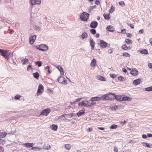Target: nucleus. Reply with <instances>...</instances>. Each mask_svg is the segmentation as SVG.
Masks as SVG:
<instances>
[{
  "label": "nucleus",
  "mask_w": 152,
  "mask_h": 152,
  "mask_svg": "<svg viewBox=\"0 0 152 152\" xmlns=\"http://www.w3.org/2000/svg\"><path fill=\"white\" fill-rule=\"evenodd\" d=\"M0 53L2 56L5 58H6L8 60L11 56V55L9 51L0 49Z\"/></svg>",
  "instance_id": "f257e3e1"
},
{
  "label": "nucleus",
  "mask_w": 152,
  "mask_h": 152,
  "mask_svg": "<svg viewBox=\"0 0 152 152\" xmlns=\"http://www.w3.org/2000/svg\"><path fill=\"white\" fill-rule=\"evenodd\" d=\"M103 96H104L105 99H104L103 100H111L114 98V96H115V94L113 93H110L108 94L104 95Z\"/></svg>",
  "instance_id": "f03ea898"
},
{
  "label": "nucleus",
  "mask_w": 152,
  "mask_h": 152,
  "mask_svg": "<svg viewBox=\"0 0 152 152\" xmlns=\"http://www.w3.org/2000/svg\"><path fill=\"white\" fill-rule=\"evenodd\" d=\"M89 14L84 12L81 14L80 16V19L83 21H86L88 19Z\"/></svg>",
  "instance_id": "7ed1b4c3"
},
{
  "label": "nucleus",
  "mask_w": 152,
  "mask_h": 152,
  "mask_svg": "<svg viewBox=\"0 0 152 152\" xmlns=\"http://www.w3.org/2000/svg\"><path fill=\"white\" fill-rule=\"evenodd\" d=\"M37 49L39 50L44 51H46L48 50V47L45 44H42L40 45H38L37 47Z\"/></svg>",
  "instance_id": "20e7f679"
},
{
  "label": "nucleus",
  "mask_w": 152,
  "mask_h": 152,
  "mask_svg": "<svg viewBox=\"0 0 152 152\" xmlns=\"http://www.w3.org/2000/svg\"><path fill=\"white\" fill-rule=\"evenodd\" d=\"M50 112V109L49 108H47L42 111L40 115L47 116L48 114Z\"/></svg>",
  "instance_id": "39448f33"
},
{
  "label": "nucleus",
  "mask_w": 152,
  "mask_h": 152,
  "mask_svg": "<svg viewBox=\"0 0 152 152\" xmlns=\"http://www.w3.org/2000/svg\"><path fill=\"white\" fill-rule=\"evenodd\" d=\"M58 80L59 83L63 84H66L67 83L66 80L62 76L59 77Z\"/></svg>",
  "instance_id": "423d86ee"
},
{
  "label": "nucleus",
  "mask_w": 152,
  "mask_h": 152,
  "mask_svg": "<svg viewBox=\"0 0 152 152\" xmlns=\"http://www.w3.org/2000/svg\"><path fill=\"white\" fill-rule=\"evenodd\" d=\"M105 96H103V95L101 97H92L91 99V100L93 101H99L101 99L103 100L104 99H105L104 98Z\"/></svg>",
  "instance_id": "0eeeda50"
},
{
  "label": "nucleus",
  "mask_w": 152,
  "mask_h": 152,
  "mask_svg": "<svg viewBox=\"0 0 152 152\" xmlns=\"http://www.w3.org/2000/svg\"><path fill=\"white\" fill-rule=\"evenodd\" d=\"M31 3L32 5L35 4H40L41 2V0H30Z\"/></svg>",
  "instance_id": "6e6552de"
},
{
  "label": "nucleus",
  "mask_w": 152,
  "mask_h": 152,
  "mask_svg": "<svg viewBox=\"0 0 152 152\" xmlns=\"http://www.w3.org/2000/svg\"><path fill=\"white\" fill-rule=\"evenodd\" d=\"M43 86L42 85L40 84L39 85L37 91V96L39 95L40 94L42 93V91L41 90H43Z\"/></svg>",
  "instance_id": "1a4fd4ad"
},
{
  "label": "nucleus",
  "mask_w": 152,
  "mask_h": 152,
  "mask_svg": "<svg viewBox=\"0 0 152 152\" xmlns=\"http://www.w3.org/2000/svg\"><path fill=\"white\" fill-rule=\"evenodd\" d=\"M87 107L92 106L96 104V102L91 100V99L89 101H87Z\"/></svg>",
  "instance_id": "9d476101"
},
{
  "label": "nucleus",
  "mask_w": 152,
  "mask_h": 152,
  "mask_svg": "<svg viewBox=\"0 0 152 152\" xmlns=\"http://www.w3.org/2000/svg\"><path fill=\"white\" fill-rule=\"evenodd\" d=\"M99 45L102 48H105L107 46V43L104 41L103 40H101L100 41Z\"/></svg>",
  "instance_id": "9b49d317"
},
{
  "label": "nucleus",
  "mask_w": 152,
  "mask_h": 152,
  "mask_svg": "<svg viewBox=\"0 0 152 152\" xmlns=\"http://www.w3.org/2000/svg\"><path fill=\"white\" fill-rule=\"evenodd\" d=\"M36 36L34 35L31 37L29 38V42L31 44H33L36 39Z\"/></svg>",
  "instance_id": "f8f14e48"
},
{
  "label": "nucleus",
  "mask_w": 152,
  "mask_h": 152,
  "mask_svg": "<svg viewBox=\"0 0 152 152\" xmlns=\"http://www.w3.org/2000/svg\"><path fill=\"white\" fill-rule=\"evenodd\" d=\"M131 74L134 76H136L138 74V72L136 69L134 68L131 71Z\"/></svg>",
  "instance_id": "ddd939ff"
},
{
  "label": "nucleus",
  "mask_w": 152,
  "mask_h": 152,
  "mask_svg": "<svg viewBox=\"0 0 152 152\" xmlns=\"http://www.w3.org/2000/svg\"><path fill=\"white\" fill-rule=\"evenodd\" d=\"M98 25V23L96 21H94L91 22L90 26L93 28H96Z\"/></svg>",
  "instance_id": "4468645a"
},
{
  "label": "nucleus",
  "mask_w": 152,
  "mask_h": 152,
  "mask_svg": "<svg viewBox=\"0 0 152 152\" xmlns=\"http://www.w3.org/2000/svg\"><path fill=\"white\" fill-rule=\"evenodd\" d=\"M89 42L90 45L91 47V48L92 49H94L95 46L94 41L91 38L90 39Z\"/></svg>",
  "instance_id": "2eb2a0df"
},
{
  "label": "nucleus",
  "mask_w": 152,
  "mask_h": 152,
  "mask_svg": "<svg viewBox=\"0 0 152 152\" xmlns=\"http://www.w3.org/2000/svg\"><path fill=\"white\" fill-rule=\"evenodd\" d=\"M140 79H137L134 80L133 81V84L135 86L139 84L140 83Z\"/></svg>",
  "instance_id": "dca6fc26"
},
{
  "label": "nucleus",
  "mask_w": 152,
  "mask_h": 152,
  "mask_svg": "<svg viewBox=\"0 0 152 152\" xmlns=\"http://www.w3.org/2000/svg\"><path fill=\"white\" fill-rule=\"evenodd\" d=\"M23 145H24L26 147L28 148L32 147L34 145V143H27L23 144Z\"/></svg>",
  "instance_id": "f3484780"
},
{
  "label": "nucleus",
  "mask_w": 152,
  "mask_h": 152,
  "mask_svg": "<svg viewBox=\"0 0 152 152\" xmlns=\"http://www.w3.org/2000/svg\"><path fill=\"white\" fill-rule=\"evenodd\" d=\"M106 29L107 31H110L113 32L114 31V29L112 26H109L107 27Z\"/></svg>",
  "instance_id": "a211bd4d"
},
{
  "label": "nucleus",
  "mask_w": 152,
  "mask_h": 152,
  "mask_svg": "<svg viewBox=\"0 0 152 152\" xmlns=\"http://www.w3.org/2000/svg\"><path fill=\"white\" fill-rule=\"evenodd\" d=\"M103 16L105 19L109 20L110 18V14L109 13H104L103 14Z\"/></svg>",
  "instance_id": "6ab92c4d"
},
{
  "label": "nucleus",
  "mask_w": 152,
  "mask_h": 152,
  "mask_svg": "<svg viewBox=\"0 0 152 152\" xmlns=\"http://www.w3.org/2000/svg\"><path fill=\"white\" fill-rule=\"evenodd\" d=\"M97 79L99 80H100L101 81H106L105 78L102 76L98 75L97 76Z\"/></svg>",
  "instance_id": "aec40b11"
},
{
  "label": "nucleus",
  "mask_w": 152,
  "mask_h": 152,
  "mask_svg": "<svg viewBox=\"0 0 152 152\" xmlns=\"http://www.w3.org/2000/svg\"><path fill=\"white\" fill-rule=\"evenodd\" d=\"M96 64V61L95 59H93L91 61V67H94Z\"/></svg>",
  "instance_id": "412c9836"
},
{
  "label": "nucleus",
  "mask_w": 152,
  "mask_h": 152,
  "mask_svg": "<svg viewBox=\"0 0 152 152\" xmlns=\"http://www.w3.org/2000/svg\"><path fill=\"white\" fill-rule=\"evenodd\" d=\"M42 148L46 150H48L50 149L51 147L49 144H46L44 145Z\"/></svg>",
  "instance_id": "4be33fe9"
},
{
  "label": "nucleus",
  "mask_w": 152,
  "mask_h": 152,
  "mask_svg": "<svg viewBox=\"0 0 152 152\" xmlns=\"http://www.w3.org/2000/svg\"><path fill=\"white\" fill-rule=\"evenodd\" d=\"M114 98L120 101H122V96L116 95L115 94V96H114Z\"/></svg>",
  "instance_id": "5701e85b"
},
{
  "label": "nucleus",
  "mask_w": 152,
  "mask_h": 152,
  "mask_svg": "<svg viewBox=\"0 0 152 152\" xmlns=\"http://www.w3.org/2000/svg\"><path fill=\"white\" fill-rule=\"evenodd\" d=\"M122 101H130L131 100V98L129 97H127L126 96H122Z\"/></svg>",
  "instance_id": "b1692460"
},
{
  "label": "nucleus",
  "mask_w": 152,
  "mask_h": 152,
  "mask_svg": "<svg viewBox=\"0 0 152 152\" xmlns=\"http://www.w3.org/2000/svg\"><path fill=\"white\" fill-rule=\"evenodd\" d=\"M7 134V133L5 132L0 133V138L4 137Z\"/></svg>",
  "instance_id": "393cba45"
},
{
  "label": "nucleus",
  "mask_w": 152,
  "mask_h": 152,
  "mask_svg": "<svg viewBox=\"0 0 152 152\" xmlns=\"http://www.w3.org/2000/svg\"><path fill=\"white\" fill-rule=\"evenodd\" d=\"M42 149V148H39L38 147H32L31 149L34 150L35 151H40Z\"/></svg>",
  "instance_id": "a878e982"
},
{
  "label": "nucleus",
  "mask_w": 152,
  "mask_h": 152,
  "mask_svg": "<svg viewBox=\"0 0 152 152\" xmlns=\"http://www.w3.org/2000/svg\"><path fill=\"white\" fill-rule=\"evenodd\" d=\"M139 51L142 54H148V51L146 49H144L141 50H139Z\"/></svg>",
  "instance_id": "bb28decb"
},
{
  "label": "nucleus",
  "mask_w": 152,
  "mask_h": 152,
  "mask_svg": "<svg viewBox=\"0 0 152 152\" xmlns=\"http://www.w3.org/2000/svg\"><path fill=\"white\" fill-rule=\"evenodd\" d=\"M84 113V110H82L78 112L77 113V115L78 117H79L83 114Z\"/></svg>",
  "instance_id": "cd10ccee"
},
{
  "label": "nucleus",
  "mask_w": 152,
  "mask_h": 152,
  "mask_svg": "<svg viewBox=\"0 0 152 152\" xmlns=\"http://www.w3.org/2000/svg\"><path fill=\"white\" fill-rule=\"evenodd\" d=\"M87 100H83L82 101V107H87Z\"/></svg>",
  "instance_id": "c85d7f7f"
},
{
  "label": "nucleus",
  "mask_w": 152,
  "mask_h": 152,
  "mask_svg": "<svg viewBox=\"0 0 152 152\" xmlns=\"http://www.w3.org/2000/svg\"><path fill=\"white\" fill-rule=\"evenodd\" d=\"M88 36V35L86 33L84 32L81 35L82 39H83L86 38Z\"/></svg>",
  "instance_id": "c756f323"
},
{
  "label": "nucleus",
  "mask_w": 152,
  "mask_h": 152,
  "mask_svg": "<svg viewBox=\"0 0 152 152\" xmlns=\"http://www.w3.org/2000/svg\"><path fill=\"white\" fill-rule=\"evenodd\" d=\"M33 75L34 77L37 79H38L39 76V75L37 72L33 73Z\"/></svg>",
  "instance_id": "7c9ffc66"
},
{
  "label": "nucleus",
  "mask_w": 152,
  "mask_h": 152,
  "mask_svg": "<svg viewBox=\"0 0 152 152\" xmlns=\"http://www.w3.org/2000/svg\"><path fill=\"white\" fill-rule=\"evenodd\" d=\"M52 128L51 129L53 130L56 131L58 128V126L56 125L53 124L52 125Z\"/></svg>",
  "instance_id": "2f4dec72"
},
{
  "label": "nucleus",
  "mask_w": 152,
  "mask_h": 152,
  "mask_svg": "<svg viewBox=\"0 0 152 152\" xmlns=\"http://www.w3.org/2000/svg\"><path fill=\"white\" fill-rule=\"evenodd\" d=\"M21 61L23 62V64L24 65L28 63V60L27 59L25 58L22 60Z\"/></svg>",
  "instance_id": "473e14b6"
},
{
  "label": "nucleus",
  "mask_w": 152,
  "mask_h": 152,
  "mask_svg": "<svg viewBox=\"0 0 152 152\" xmlns=\"http://www.w3.org/2000/svg\"><path fill=\"white\" fill-rule=\"evenodd\" d=\"M125 42L128 44H132V41L129 39H126L125 40Z\"/></svg>",
  "instance_id": "72a5a7b5"
},
{
  "label": "nucleus",
  "mask_w": 152,
  "mask_h": 152,
  "mask_svg": "<svg viewBox=\"0 0 152 152\" xmlns=\"http://www.w3.org/2000/svg\"><path fill=\"white\" fill-rule=\"evenodd\" d=\"M34 29L37 31H39L41 29V26H35L34 27Z\"/></svg>",
  "instance_id": "f704fd0d"
},
{
  "label": "nucleus",
  "mask_w": 152,
  "mask_h": 152,
  "mask_svg": "<svg viewBox=\"0 0 152 152\" xmlns=\"http://www.w3.org/2000/svg\"><path fill=\"white\" fill-rule=\"evenodd\" d=\"M145 91H152V86L149 87H148L145 88Z\"/></svg>",
  "instance_id": "c9c22d12"
},
{
  "label": "nucleus",
  "mask_w": 152,
  "mask_h": 152,
  "mask_svg": "<svg viewBox=\"0 0 152 152\" xmlns=\"http://www.w3.org/2000/svg\"><path fill=\"white\" fill-rule=\"evenodd\" d=\"M118 79L119 80L122 81H124L125 80V79L124 77L121 76H119L118 77Z\"/></svg>",
  "instance_id": "e433bc0d"
},
{
  "label": "nucleus",
  "mask_w": 152,
  "mask_h": 152,
  "mask_svg": "<svg viewBox=\"0 0 152 152\" xmlns=\"http://www.w3.org/2000/svg\"><path fill=\"white\" fill-rule=\"evenodd\" d=\"M111 108L112 110L115 111L118 108V107L116 105L112 106L111 107Z\"/></svg>",
  "instance_id": "4c0bfd02"
},
{
  "label": "nucleus",
  "mask_w": 152,
  "mask_h": 152,
  "mask_svg": "<svg viewBox=\"0 0 152 152\" xmlns=\"http://www.w3.org/2000/svg\"><path fill=\"white\" fill-rule=\"evenodd\" d=\"M6 143V140H4L0 139V144L3 145Z\"/></svg>",
  "instance_id": "58836bf2"
},
{
  "label": "nucleus",
  "mask_w": 152,
  "mask_h": 152,
  "mask_svg": "<svg viewBox=\"0 0 152 152\" xmlns=\"http://www.w3.org/2000/svg\"><path fill=\"white\" fill-rule=\"evenodd\" d=\"M65 148L67 150H69L71 148V145L70 144H66L65 146Z\"/></svg>",
  "instance_id": "ea45409f"
},
{
  "label": "nucleus",
  "mask_w": 152,
  "mask_h": 152,
  "mask_svg": "<svg viewBox=\"0 0 152 152\" xmlns=\"http://www.w3.org/2000/svg\"><path fill=\"white\" fill-rule=\"evenodd\" d=\"M118 126L115 125V124H113L112 126H111L110 128V129H116L117 126Z\"/></svg>",
  "instance_id": "a19ab883"
},
{
  "label": "nucleus",
  "mask_w": 152,
  "mask_h": 152,
  "mask_svg": "<svg viewBox=\"0 0 152 152\" xmlns=\"http://www.w3.org/2000/svg\"><path fill=\"white\" fill-rule=\"evenodd\" d=\"M35 64L36 65H37L38 67H40L41 66V63L40 61H37L35 62Z\"/></svg>",
  "instance_id": "79ce46f5"
},
{
  "label": "nucleus",
  "mask_w": 152,
  "mask_h": 152,
  "mask_svg": "<svg viewBox=\"0 0 152 152\" xmlns=\"http://www.w3.org/2000/svg\"><path fill=\"white\" fill-rule=\"evenodd\" d=\"M122 48L125 50H126L128 49V47L125 45H124L122 46Z\"/></svg>",
  "instance_id": "37998d69"
},
{
  "label": "nucleus",
  "mask_w": 152,
  "mask_h": 152,
  "mask_svg": "<svg viewBox=\"0 0 152 152\" xmlns=\"http://www.w3.org/2000/svg\"><path fill=\"white\" fill-rule=\"evenodd\" d=\"M123 55L124 56L128 57H129L130 56L129 54L127 53H123Z\"/></svg>",
  "instance_id": "c03bdc74"
},
{
  "label": "nucleus",
  "mask_w": 152,
  "mask_h": 152,
  "mask_svg": "<svg viewBox=\"0 0 152 152\" xmlns=\"http://www.w3.org/2000/svg\"><path fill=\"white\" fill-rule=\"evenodd\" d=\"M119 4L122 7H123L125 5L124 2L122 1L119 2Z\"/></svg>",
  "instance_id": "a18cd8bd"
},
{
  "label": "nucleus",
  "mask_w": 152,
  "mask_h": 152,
  "mask_svg": "<svg viewBox=\"0 0 152 152\" xmlns=\"http://www.w3.org/2000/svg\"><path fill=\"white\" fill-rule=\"evenodd\" d=\"M90 31L93 34H95L96 33V30L94 29H91L90 30Z\"/></svg>",
  "instance_id": "49530a36"
},
{
  "label": "nucleus",
  "mask_w": 152,
  "mask_h": 152,
  "mask_svg": "<svg viewBox=\"0 0 152 152\" xmlns=\"http://www.w3.org/2000/svg\"><path fill=\"white\" fill-rule=\"evenodd\" d=\"M20 97L21 96L20 95H16L15 96L14 98L15 99L18 100L19 99Z\"/></svg>",
  "instance_id": "de8ad7c7"
},
{
  "label": "nucleus",
  "mask_w": 152,
  "mask_h": 152,
  "mask_svg": "<svg viewBox=\"0 0 152 152\" xmlns=\"http://www.w3.org/2000/svg\"><path fill=\"white\" fill-rule=\"evenodd\" d=\"M93 8V6L90 7L88 9V12H90L92 10Z\"/></svg>",
  "instance_id": "09e8293b"
},
{
  "label": "nucleus",
  "mask_w": 152,
  "mask_h": 152,
  "mask_svg": "<svg viewBox=\"0 0 152 152\" xmlns=\"http://www.w3.org/2000/svg\"><path fill=\"white\" fill-rule=\"evenodd\" d=\"M114 10V7H111V8L110 9L109 12L110 13H112Z\"/></svg>",
  "instance_id": "8fccbe9b"
},
{
  "label": "nucleus",
  "mask_w": 152,
  "mask_h": 152,
  "mask_svg": "<svg viewBox=\"0 0 152 152\" xmlns=\"http://www.w3.org/2000/svg\"><path fill=\"white\" fill-rule=\"evenodd\" d=\"M31 69V65H29L27 66V70L28 71Z\"/></svg>",
  "instance_id": "3c124183"
},
{
  "label": "nucleus",
  "mask_w": 152,
  "mask_h": 152,
  "mask_svg": "<svg viewBox=\"0 0 152 152\" xmlns=\"http://www.w3.org/2000/svg\"><path fill=\"white\" fill-rule=\"evenodd\" d=\"M141 144L143 146L147 147L148 143L146 142H142Z\"/></svg>",
  "instance_id": "603ef678"
},
{
  "label": "nucleus",
  "mask_w": 152,
  "mask_h": 152,
  "mask_svg": "<svg viewBox=\"0 0 152 152\" xmlns=\"http://www.w3.org/2000/svg\"><path fill=\"white\" fill-rule=\"evenodd\" d=\"M56 68L60 71V72L61 71V70L63 69V68L60 66H57Z\"/></svg>",
  "instance_id": "864d4df0"
},
{
  "label": "nucleus",
  "mask_w": 152,
  "mask_h": 152,
  "mask_svg": "<svg viewBox=\"0 0 152 152\" xmlns=\"http://www.w3.org/2000/svg\"><path fill=\"white\" fill-rule=\"evenodd\" d=\"M70 116L71 117L72 116V114L69 115V114H65V117L66 118H69Z\"/></svg>",
  "instance_id": "5fc2aeb1"
},
{
  "label": "nucleus",
  "mask_w": 152,
  "mask_h": 152,
  "mask_svg": "<svg viewBox=\"0 0 152 152\" xmlns=\"http://www.w3.org/2000/svg\"><path fill=\"white\" fill-rule=\"evenodd\" d=\"M147 147L149 148H152V144L151 143H148L147 144Z\"/></svg>",
  "instance_id": "6e6d98bb"
},
{
  "label": "nucleus",
  "mask_w": 152,
  "mask_h": 152,
  "mask_svg": "<svg viewBox=\"0 0 152 152\" xmlns=\"http://www.w3.org/2000/svg\"><path fill=\"white\" fill-rule=\"evenodd\" d=\"M95 3L96 5L99 4L100 3V0H96Z\"/></svg>",
  "instance_id": "4d7b16f0"
},
{
  "label": "nucleus",
  "mask_w": 152,
  "mask_h": 152,
  "mask_svg": "<svg viewBox=\"0 0 152 152\" xmlns=\"http://www.w3.org/2000/svg\"><path fill=\"white\" fill-rule=\"evenodd\" d=\"M110 76L111 77H112L113 78H115L116 77L115 75L112 74H110Z\"/></svg>",
  "instance_id": "13d9d810"
},
{
  "label": "nucleus",
  "mask_w": 152,
  "mask_h": 152,
  "mask_svg": "<svg viewBox=\"0 0 152 152\" xmlns=\"http://www.w3.org/2000/svg\"><path fill=\"white\" fill-rule=\"evenodd\" d=\"M148 66L149 68L152 69V64L151 63H149L148 64Z\"/></svg>",
  "instance_id": "bf43d9fd"
},
{
  "label": "nucleus",
  "mask_w": 152,
  "mask_h": 152,
  "mask_svg": "<svg viewBox=\"0 0 152 152\" xmlns=\"http://www.w3.org/2000/svg\"><path fill=\"white\" fill-rule=\"evenodd\" d=\"M144 32V30L143 29H142L139 30V33L140 34H141Z\"/></svg>",
  "instance_id": "052dcab7"
},
{
  "label": "nucleus",
  "mask_w": 152,
  "mask_h": 152,
  "mask_svg": "<svg viewBox=\"0 0 152 152\" xmlns=\"http://www.w3.org/2000/svg\"><path fill=\"white\" fill-rule=\"evenodd\" d=\"M4 148L0 146V152H3Z\"/></svg>",
  "instance_id": "680f3d73"
},
{
  "label": "nucleus",
  "mask_w": 152,
  "mask_h": 152,
  "mask_svg": "<svg viewBox=\"0 0 152 152\" xmlns=\"http://www.w3.org/2000/svg\"><path fill=\"white\" fill-rule=\"evenodd\" d=\"M126 122L125 121H121L120 122L121 124L122 125H124V124L126 123Z\"/></svg>",
  "instance_id": "e2e57ef3"
},
{
  "label": "nucleus",
  "mask_w": 152,
  "mask_h": 152,
  "mask_svg": "<svg viewBox=\"0 0 152 152\" xmlns=\"http://www.w3.org/2000/svg\"><path fill=\"white\" fill-rule=\"evenodd\" d=\"M97 128L99 129L102 130H104L105 128L104 127H97Z\"/></svg>",
  "instance_id": "0e129e2a"
},
{
  "label": "nucleus",
  "mask_w": 152,
  "mask_h": 152,
  "mask_svg": "<svg viewBox=\"0 0 152 152\" xmlns=\"http://www.w3.org/2000/svg\"><path fill=\"white\" fill-rule=\"evenodd\" d=\"M121 33H125L126 32V29H123L121 30Z\"/></svg>",
  "instance_id": "69168bd1"
},
{
  "label": "nucleus",
  "mask_w": 152,
  "mask_h": 152,
  "mask_svg": "<svg viewBox=\"0 0 152 152\" xmlns=\"http://www.w3.org/2000/svg\"><path fill=\"white\" fill-rule=\"evenodd\" d=\"M126 35H127V37H132V35L130 33H127L126 34Z\"/></svg>",
  "instance_id": "338daca9"
},
{
  "label": "nucleus",
  "mask_w": 152,
  "mask_h": 152,
  "mask_svg": "<svg viewBox=\"0 0 152 152\" xmlns=\"http://www.w3.org/2000/svg\"><path fill=\"white\" fill-rule=\"evenodd\" d=\"M142 138L144 139H146L147 137V136L145 134H143L142 135Z\"/></svg>",
  "instance_id": "774afa93"
}]
</instances>
